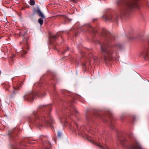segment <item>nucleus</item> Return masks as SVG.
<instances>
[{"label": "nucleus", "instance_id": "nucleus-9", "mask_svg": "<svg viewBox=\"0 0 149 149\" xmlns=\"http://www.w3.org/2000/svg\"><path fill=\"white\" fill-rule=\"evenodd\" d=\"M70 113L68 114V117L70 119L71 118L70 117V116L71 115L73 114L74 113H77V111L76 110L75 107L74 106H72L71 109L70 110Z\"/></svg>", "mask_w": 149, "mask_h": 149}, {"label": "nucleus", "instance_id": "nucleus-2", "mask_svg": "<svg viewBox=\"0 0 149 149\" xmlns=\"http://www.w3.org/2000/svg\"><path fill=\"white\" fill-rule=\"evenodd\" d=\"M138 0H131L128 2L126 4L125 10L127 11L129 9H132L134 8H137L139 6L137 3Z\"/></svg>", "mask_w": 149, "mask_h": 149}, {"label": "nucleus", "instance_id": "nucleus-23", "mask_svg": "<svg viewBox=\"0 0 149 149\" xmlns=\"http://www.w3.org/2000/svg\"><path fill=\"white\" fill-rule=\"evenodd\" d=\"M26 49L28 50H29V47L28 46H27Z\"/></svg>", "mask_w": 149, "mask_h": 149}, {"label": "nucleus", "instance_id": "nucleus-21", "mask_svg": "<svg viewBox=\"0 0 149 149\" xmlns=\"http://www.w3.org/2000/svg\"><path fill=\"white\" fill-rule=\"evenodd\" d=\"M125 11V10H123L122 12L123 15H125V14L126 12Z\"/></svg>", "mask_w": 149, "mask_h": 149}, {"label": "nucleus", "instance_id": "nucleus-27", "mask_svg": "<svg viewBox=\"0 0 149 149\" xmlns=\"http://www.w3.org/2000/svg\"><path fill=\"white\" fill-rule=\"evenodd\" d=\"M125 140H124V141L125 142Z\"/></svg>", "mask_w": 149, "mask_h": 149}, {"label": "nucleus", "instance_id": "nucleus-13", "mask_svg": "<svg viewBox=\"0 0 149 149\" xmlns=\"http://www.w3.org/2000/svg\"><path fill=\"white\" fill-rule=\"evenodd\" d=\"M89 31L90 32H92L93 33H97V31L91 25L89 26Z\"/></svg>", "mask_w": 149, "mask_h": 149}, {"label": "nucleus", "instance_id": "nucleus-24", "mask_svg": "<svg viewBox=\"0 0 149 149\" xmlns=\"http://www.w3.org/2000/svg\"><path fill=\"white\" fill-rule=\"evenodd\" d=\"M86 65V63H84L83 64V65H84V66H85Z\"/></svg>", "mask_w": 149, "mask_h": 149}, {"label": "nucleus", "instance_id": "nucleus-15", "mask_svg": "<svg viewBox=\"0 0 149 149\" xmlns=\"http://www.w3.org/2000/svg\"><path fill=\"white\" fill-rule=\"evenodd\" d=\"M112 19V16L110 15L109 16H107L106 20H111Z\"/></svg>", "mask_w": 149, "mask_h": 149}, {"label": "nucleus", "instance_id": "nucleus-5", "mask_svg": "<svg viewBox=\"0 0 149 149\" xmlns=\"http://www.w3.org/2000/svg\"><path fill=\"white\" fill-rule=\"evenodd\" d=\"M36 12L38 15V16L41 17L38 19V21L40 25H42L43 24V19H45V17L39 9L38 8L36 10Z\"/></svg>", "mask_w": 149, "mask_h": 149}, {"label": "nucleus", "instance_id": "nucleus-14", "mask_svg": "<svg viewBox=\"0 0 149 149\" xmlns=\"http://www.w3.org/2000/svg\"><path fill=\"white\" fill-rule=\"evenodd\" d=\"M13 90L12 91V93L13 95H15L17 92V89L15 88L14 87H13Z\"/></svg>", "mask_w": 149, "mask_h": 149}, {"label": "nucleus", "instance_id": "nucleus-4", "mask_svg": "<svg viewBox=\"0 0 149 149\" xmlns=\"http://www.w3.org/2000/svg\"><path fill=\"white\" fill-rule=\"evenodd\" d=\"M41 121L43 122H45L46 123L49 125H51L53 123V119L51 117H49L46 119H45L44 117L41 116H39L38 117H37L36 121V123H39V125L40 126H42L40 123Z\"/></svg>", "mask_w": 149, "mask_h": 149}, {"label": "nucleus", "instance_id": "nucleus-20", "mask_svg": "<svg viewBox=\"0 0 149 149\" xmlns=\"http://www.w3.org/2000/svg\"><path fill=\"white\" fill-rule=\"evenodd\" d=\"M120 45H116L115 46V47H118V48H120V47L119 46Z\"/></svg>", "mask_w": 149, "mask_h": 149}, {"label": "nucleus", "instance_id": "nucleus-3", "mask_svg": "<svg viewBox=\"0 0 149 149\" xmlns=\"http://www.w3.org/2000/svg\"><path fill=\"white\" fill-rule=\"evenodd\" d=\"M124 149H142V148L137 141L133 140L125 147Z\"/></svg>", "mask_w": 149, "mask_h": 149}, {"label": "nucleus", "instance_id": "nucleus-26", "mask_svg": "<svg viewBox=\"0 0 149 149\" xmlns=\"http://www.w3.org/2000/svg\"><path fill=\"white\" fill-rule=\"evenodd\" d=\"M120 142H121L122 143H122H123V142H122V141H121V140H120Z\"/></svg>", "mask_w": 149, "mask_h": 149}, {"label": "nucleus", "instance_id": "nucleus-12", "mask_svg": "<svg viewBox=\"0 0 149 149\" xmlns=\"http://www.w3.org/2000/svg\"><path fill=\"white\" fill-rule=\"evenodd\" d=\"M3 87L5 88V89L8 91H10V86H9V84L8 83H4L3 84Z\"/></svg>", "mask_w": 149, "mask_h": 149}, {"label": "nucleus", "instance_id": "nucleus-22", "mask_svg": "<svg viewBox=\"0 0 149 149\" xmlns=\"http://www.w3.org/2000/svg\"><path fill=\"white\" fill-rule=\"evenodd\" d=\"M61 136V133H58V136Z\"/></svg>", "mask_w": 149, "mask_h": 149}, {"label": "nucleus", "instance_id": "nucleus-11", "mask_svg": "<svg viewBox=\"0 0 149 149\" xmlns=\"http://www.w3.org/2000/svg\"><path fill=\"white\" fill-rule=\"evenodd\" d=\"M103 32L107 37L111 39H112V38H114V36L111 34L109 31L104 30L103 31Z\"/></svg>", "mask_w": 149, "mask_h": 149}, {"label": "nucleus", "instance_id": "nucleus-18", "mask_svg": "<svg viewBox=\"0 0 149 149\" xmlns=\"http://www.w3.org/2000/svg\"><path fill=\"white\" fill-rule=\"evenodd\" d=\"M23 40H25L26 41H27L29 39L28 38H25V34H24L23 36Z\"/></svg>", "mask_w": 149, "mask_h": 149}, {"label": "nucleus", "instance_id": "nucleus-1", "mask_svg": "<svg viewBox=\"0 0 149 149\" xmlns=\"http://www.w3.org/2000/svg\"><path fill=\"white\" fill-rule=\"evenodd\" d=\"M101 49L104 54V59L106 61L107 60H112L118 57V54L116 51L114 47H110L108 42H105L101 46Z\"/></svg>", "mask_w": 149, "mask_h": 149}, {"label": "nucleus", "instance_id": "nucleus-7", "mask_svg": "<svg viewBox=\"0 0 149 149\" xmlns=\"http://www.w3.org/2000/svg\"><path fill=\"white\" fill-rule=\"evenodd\" d=\"M36 95V94H35L32 92H30L28 93L27 95L25 96V98L28 100H33L34 97Z\"/></svg>", "mask_w": 149, "mask_h": 149}, {"label": "nucleus", "instance_id": "nucleus-16", "mask_svg": "<svg viewBox=\"0 0 149 149\" xmlns=\"http://www.w3.org/2000/svg\"><path fill=\"white\" fill-rule=\"evenodd\" d=\"M35 4V1L34 0H30V4L31 6L34 5Z\"/></svg>", "mask_w": 149, "mask_h": 149}, {"label": "nucleus", "instance_id": "nucleus-8", "mask_svg": "<svg viewBox=\"0 0 149 149\" xmlns=\"http://www.w3.org/2000/svg\"><path fill=\"white\" fill-rule=\"evenodd\" d=\"M58 36V34L54 35H50L49 36L50 40V42L51 44H52L53 42L55 40L56 38Z\"/></svg>", "mask_w": 149, "mask_h": 149}, {"label": "nucleus", "instance_id": "nucleus-19", "mask_svg": "<svg viewBox=\"0 0 149 149\" xmlns=\"http://www.w3.org/2000/svg\"><path fill=\"white\" fill-rule=\"evenodd\" d=\"M23 50V54H22V56H23V55L24 54H26L27 53V51H24V50Z\"/></svg>", "mask_w": 149, "mask_h": 149}, {"label": "nucleus", "instance_id": "nucleus-10", "mask_svg": "<svg viewBox=\"0 0 149 149\" xmlns=\"http://www.w3.org/2000/svg\"><path fill=\"white\" fill-rule=\"evenodd\" d=\"M44 146L45 149H50L51 148V144L48 141H45L44 142Z\"/></svg>", "mask_w": 149, "mask_h": 149}, {"label": "nucleus", "instance_id": "nucleus-6", "mask_svg": "<svg viewBox=\"0 0 149 149\" xmlns=\"http://www.w3.org/2000/svg\"><path fill=\"white\" fill-rule=\"evenodd\" d=\"M140 55L144 57L145 60H149V49H144L141 52Z\"/></svg>", "mask_w": 149, "mask_h": 149}, {"label": "nucleus", "instance_id": "nucleus-25", "mask_svg": "<svg viewBox=\"0 0 149 149\" xmlns=\"http://www.w3.org/2000/svg\"><path fill=\"white\" fill-rule=\"evenodd\" d=\"M70 1H74V0H70Z\"/></svg>", "mask_w": 149, "mask_h": 149}, {"label": "nucleus", "instance_id": "nucleus-17", "mask_svg": "<svg viewBox=\"0 0 149 149\" xmlns=\"http://www.w3.org/2000/svg\"><path fill=\"white\" fill-rule=\"evenodd\" d=\"M65 121L66 122H67V120L66 118V117L64 116L63 117V118L61 119V123H63V122H65Z\"/></svg>", "mask_w": 149, "mask_h": 149}]
</instances>
